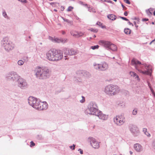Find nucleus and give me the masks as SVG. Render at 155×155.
<instances>
[{"mask_svg": "<svg viewBox=\"0 0 155 155\" xmlns=\"http://www.w3.org/2000/svg\"><path fill=\"white\" fill-rule=\"evenodd\" d=\"M130 130L134 136H137L139 134V131L136 126L132 125L130 128Z\"/></svg>", "mask_w": 155, "mask_h": 155, "instance_id": "14", "label": "nucleus"}, {"mask_svg": "<svg viewBox=\"0 0 155 155\" xmlns=\"http://www.w3.org/2000/svg\"><path fill=\"white\" fill-rule=\"evenodd\" d=\"M78 32H75V33H73V32L71 33V34L73 36L78 38Z\"/></svg>", "mask_w": 155, "mask_h": 155, "instance_id": "37", "label": "nucleus"}, {"mask_svg": "<svg viewBox=\"0 0 155 155\" xmlns=\"http://www.w3.org/2000/svg\"><path fill=\"white\" fill-rule=\"evenodd\" d=\"M85 6L88 8V11L90 12H94L93 11H92V8L91 7L89 6L87 4H85Z\"/></svg>", "mask_w": 155, "mask_h": 155, "instance_id": "24", "label": "nucleus"}, {"mask_svg": "<svg viewBox=\"0 0 155 155\" xmlns=\"http://www.w3.org/2000/svg\"><path fill=\"white\" fill-rule=\"evenodd\" d=\"M24 62L22 60H19L18 62V64L19 65H22L23 64Z\"/></svg>", "mask_w": 155, "mask_h": 155, "instance_id": "28", "label": "nucleus"}, {"mask_svg": "<svg viewBox=\"0 0 155 155\" xmlns=\"http://www.w3.org/2000/svg\"><path fill=\"white\" fill-rule=\"evenodd\" d=\"M152 147L153 149L155 150V139L152 142Z\"/></svg>", "mask_w": 155, "mask_h": 155, "instance_id": "31", "label": "nucleus"}, {"mask_svg": "<svg viewBox=\"0 0 155 155\" xmlns=\"http://www.w3.org/2000/svg\"><path fill=\"white\" fill-rule=\"evenodd\" d=\"M134 148L135 150L137 152H140L143 150L142 146L138 143L134 144Z\"/></svg>", "mask_w": 155, "mask_h": 155, "instance_id": "16", "label": "nucleus"}, {"mask_svg": "<svg viewBox=\"0 0 155 155\" xmlns=\"http://www.w3.org/2000/svg\"><path fill=\"white\" fill-rule=\"evenodd\" d=\"M124 32L127 35H129L131 32V30L128 28H125L124 30Z\"/></svg>", "mask_w": 155, "mask_h": 155, "instance_id": "21", "label": "nucleus"}, {"mask_svg": "<svg viewBox=\"0 0 155 155\" xmlns=\"http://www.w3.org/2000/svg\"><path fill=\"white\" fill-rule=\"evenodd\" d=\"M154 10V8H150L148 10H146V12L147 14H148V12L151 15L152 14V13H151V12L153 11Z\"/></svg>", "mask_w": 155, "mask_h": 155, "instance_id": "27", "label": "nucleus"}, {"mask_svg": "<svg viewBox=\"0 0 155 155\" xmlns=\"http://www.w3.org/2000/svg\"><path fill=\"white\" fill-rule=\"evenodd\" d=\"M130 75L131 76H132L134 78H137L138 79L139 77L136 74V73H135L134 72L130 71Z\"/></svg>", "mask_w": 155, "mask_h": 155, "instance_id": "20", "label": "nucleus"}, {"mask_svg": "<svg viewBox=\"0 0 155 155\" xmlns=\"http://www.w3.org/2000/svg\"><path fill=\"white\" fill-rule=\"evenodd\" d=\"M107 18L112 20L113 21L116 19L117 17L114 15L110 14L107 15Z\"/></svg>", "mask_w": 155, "mask_h": 155, "instance_id": "19", "label": "nucleus"}, {"mask_svg": "<svg viewBox=\"0 0 155 155\" xmlns=\"http://www.w3.org/2000/svg\"><path fill=\"white\" fill-rule=\"evenodd\" d=\"M81 79L80 78H79V79H77V81H78L80 82L81 81Z\"/></svg>", "mask_w": 155, "mask_h": 155, "instance_id": "58", "label": "nucleus"}, {"mask_svg": "<svg viewBox=\"0 0 155 155\" xmlns=\"http://www.w3.org/2000/svg\"><path fill=\"white\" fill-rule=\"evenodd\" d=\"M82 99L80 101V102L81 103H83L85 101V98L84 97L82 96Z\"/></svg>", "mask_w": 155, "mask_h": 155, "instance_id": "34", "label": "nucleus"}, {"mask_svg": "<svg viewBox=\"0 0 155 155\" xmlns=\"http://www.w3.org/2000/svg\"><path fill=\"white\" fill-rule=\"evenodd\" d=\"M90 30L91 31H92L94 32H97L98 31V30L96 29H94L92 28H91L90 29Z\"/></svg>", "mask_w": 155, "mask_h": 155, "instance_id": "33", "label": "nucleus"}, {"mask_svg": "<svg viewBox=\"0 0 155 155\" xmlns=\"http://www.w3.org/2000/svg\"><path fill=\"white\" fill-rule=\"evenodd\" d=\"M17 80L18 86L20 88L24 89L27 87V83L25 80L19 77Z\"/></svg>", "mask_w": 155, "mask_h": 155, "instance_id": "11", "label": "nucleus"}, {"mask_svg": "<svg viewBox=\"0 0 155 155\" xmlns=\"http://www.w3.org/2000/svg\"><path fill=\"white\" fill-rule=\"evenodd\" d=\"M78 151H80V153L81 154H83V150L81 149H79Z\"/></svg>", "mask_w": 155, "mask_h": 155, "instance_id": "45", "label": "nucleus"}, {"mask_svg": "<svg viewBox=\"0 0 155 155\" xmlns=\"http://www.w3.org/2000/svg\"><path fill=\"white\" fill-rule=\"evenodd\" d=\"M95 115L97 116L99 119L103 120H107L108 117V115L103 114L101 111L99 110H98Z\"/></svg>", "mask_w": 155, "mask_h": 155, "instance_id": "13", "label": "nucleus"}, {"mask_svg": "<svg viewBox=\"0 0 155 155\" xmlns=\"http://www.w3.org/2000/svg\"><path fill=\"white\" fill-rule=\"evenodd\" d=\"M78 37H79L80 36H82L84 34L81 32H78Z\"/></svg>", "mask_w": 155, "mask_h": 155, "instance_id": "36", "label": "nucleus"}, {"mask_svg": "<svg viewBox=\"0 0 155 155\" xmlns=\"http://www.w3.org/2000/svg\"><path fill=\"white\" fill-rule=\"evenodd\" d=\"M135 26L137 29V28L138 27V26L137 25H135Z\"/></svg>", "mask_w": 155, "mask_h": 155, "instance_id": "60", "label": "nucleus"}, {"mask_svg": "<svg viewBox=\"0 0 155 155\" xmlns=\"http://www.w3.org/2000/svg\"><path fill=\"white\" fill-rule=\"evenodd\" d=\"M143 131L144 134L146 133L147 132V129L145 128H143Z\"/></svg>", "mask_w": 155, "mask_h": 155, "instance_id": "42", "label": "nucleus"}, {"mask_svg": "<svg viewBox=\"0 0 155 155\" xmlns=\"http://www.w3.org/2000/svg\"><path fill=\"white\" fill-rule=\"evenodd\" d=\"M120 89L118 86L109 84L106 86L104 88L105 93L109 96H112L119 93Z\"/></svg>", "mask_w": 155, "mask_h": 155, "instance_id": "4", "label": "nucleus"}, {"mask_svg": "<svg viewBox=\"0 0 155 155\" xmlns=\"http://www.w3.org/2000/svg\"><path fill=\"white\" fill-rule=\"evenodd\" d=\"M145 135H147L148 137H150V134L147 131L144 134Z\"/></svg>", "mask_w": 155, "mask_h": 155, "instance_id": "41", "label": "nucleus"}, {"mask_svg": "<svg viewBox=\"0 0 155 155\" xmlns=\"http://www.w3.org/2000/svg\"><path fill=\"white\" fill-rule=\"evenodd\" d=\"M65 32L64 31H62V33L63 35H64L65 34Z\"/></svg>", "mask_w": 155, "mask_h": 155, "instance_id": "56", "label": "nucleus"}, {"mask_svg": "<svg viewBox=\"0 0 155 155\" xmlns=\"http://www.w3.org/2000/svg\"><path fill=\"white\" fill-rule=\"evenodd\" d=\"M106 0L107 1H106V2H107L110 3H112V4H114V2L110 0Z\"/></svg>", "mask_w": 155, "mask_h": 155, "instance_id": "47", "label": "nucleus"}, {"mask_svg": "<svg viewBox=\"0 0 155 155\" xmlns=\"http://www.w3.org/2000/svg\"><path fill=\"white\" fill-rule=\"evenodd\" d=\"M63 51L64 54L69 55H75L77 53V51L73 48H65L64 49Z\"/></svg>", "mask_w": 155, "mask_h": 155, "instance_id": "12", "label": "nucleus"}, {"mask_svg": "<svg viewBox=\"0 0 155 155\" xmlns=\"http://www.w3.org/2000/svg\"><path fill=\"white\" fill-rule=\"evenodd\" d=\"M119 17L120 18H121V19H122L123 20H124L125 21H129L128 19H127V18H125V17H121V16H120Z\"/></svg>", "mask_w": 155, "mask_h": 155, "instance_id": "39", "label": "nucleus"}, {"mask_svg": "<svg viewBox=\"0 0 155 155\" xmlns=\"http://www.w3.org/2000/svg\"><path fill=\"white\" fill-rule=\"evenodd\" d=\"M96 24L98 25L99 26L101 27L102 28H103V26H102V24L100 22L98 21Z\"/></svg>", "mask_w": 155, "mask_h": 155, "instance_id": "35", "label": "nucleus"}, {"mask_svg": "<svg viewBox=\"0 0 155 155\" xmlns=\"http://www.w3.org/2000/svg\"><path fill=\"white\" fill-rule=\"evenodd\" d=\"M72 146H70V148L71 149L72 148Z\"/></svg>", "mask_w": 155, "mask_h": 155, "instance_id": "62", "label": "nucleus"}, {"mask_svg": "<svg viewBox=\"0 0 155 155\" xmlns=\"http://www.w3.org/2000/svg\"><path fill=\"white\" fill-rule=\"evenodd\" d=\"M148 85L149 88H150L151 91H152V90H153V89L152 88V87L150 86V84L148 82Z\"/></svg>", "mask_w": 155, "mask_h": 155, "instance_id": "46", "label": "nucleus"}, {"mask_svg": "<svg viewBox=\"0 0 155 155\" xmlns=\"http://www.w3.org/2000/svg\"><path fill=\"white\" fill-rule=\"evenodd\" d=\"M134 23L135 25H136V23L135 21H134Z\"/></svg>", "mask_w": 155, "mask_h": 155, "instance_id": "59", "label": "nucleus"}, {"mask_svg": "<svg viewBox=\"0 0 155 155\" xmlns=\"http://www.w3.org/2000/svg\"><path fill=\"white\" fill-rule=\"evenodd\" d=\"M131 63L132 65H134L137 70L138 71L140 72L145 74L150 75L151 73L150 72L149 69H147V71H142L140 68H142L141 66V63L138 60L135 58H133L131 61Z\"/></svg>", "mask_w": 155, "mask_h": 155, "instance_id": "6", "label": "nucleus"}, {"mask_svg": "<svg viewBox=\"0 0 155 155\" xmlns=\"http://www.w3.org/2000/svg\"><path fill=\"white\" fill-rule=\"evenodd\" d=\"M130 152V155H132V154H133V152H132V151H130V152Z\"/></svg>", "mask_w": 155, "mask_h": 155, "instance_id": "57", "label": "nucleus"}, {"mask_svg": "<svg viewBox=\"0 0 155 155\" xmlns=\"http://www.w3.org/2000/svg\"><path fill=\"white\" fill-rule=\"evenodd\" d=\"M49 40H51L52 41H54V39L53 38V37H51L49 36Z\"/></svg>", "mask_w": 155, "mask_h": 155, "instance_id": "44", "label": "nucleus"}, {"mask_svg": "<svg viewBox=\"0 0 155 155\" xmlns=\"http://www.w3.org/2000/svg\"><path fill=\"white\" fill-rule=\"evenodd\" d=\"M67 42V39L61 38V42L64 43Z\"/></svg>", "mask_w": 155, "mask_h": 155, "instance_id": "32", "label": "nucleus"}, {"mask_svg": "<svg viewBox=\"0 0 155 155\" xmlns=\"http://www.w3.org/2000/svg\"><path fill=\"white\" fill-rule=\"evenodd\" d=\"M111 50L113 51H115L117 50V47L115 45L111 43L110 47L109 48V50Z\"/></svg>", "mask_w": 155, "mask_h": 155, "instance_id": "18", "label": "nucleus"}, {"mask_svg": "<svg viewBox=\"0 0 155 155\" xmlns=\"http://www.w3.org/2000/svg\"><path fill=\"white\" fill-rule=\"evenodd\" d=\"M114 123L118 126H121L125 122L124 117L122 116H117L114 118Z\"/></svg>", "mask_w": 155, "mask_h": 155, "instance_id": "10", "label": "nucleus"}, {"mask_svg": "<svg viewBox=\"0 0 155 155\" xmlns=\"http://www.w3.org/2000/svg\"><path fill=\"white\" fill-rule=\"evenodd\" d=\"M145 66V68H150V66H149V65H148L146 64H143Z\"/></svg>", "mask_w": 155, "mask_h": 155, "instance_id": "48", "label": "nucleus"}, {"mask_svg": "<svg viewBox=\"0 0 155 155\" xmlns=\"http://www.w3.org/2000/svg\"><path fill=\"white\" fill-rule=\"evenodd\" d=\"M63 20L65 21H66L67 22L69 23L70 25H73V24H72V21H70L69 20H68V19L64 18H63Z\"/></svg>", "mask_w": 155, "mask_h": 155, "instance_id": "26", "label": "nucleus"}, {"mask_svg": "<svg viewBox=\"0 0 155 155\" xmlns=\"http://www.w3.org/2000/svg\"><path fill=\"white\" fill-rule=\"evenodd\" d=\"M83 73H84V72H83V73L81 72V74H82L83 75H84L83 74Z\"/></svg>", "mask_w": 155, "mask_h": 155, "instance_id": "63", "label": "nucleus"}, {"mask_svg": "<svg viewBox=\"0 0 155 155\" xmlns=\"http://www.w3.org/2000/svg\"><path fill=\"white\" fill-rule=\"evenodd\" d=\"M28 103L30 106L38 110H46L48 108V104L46 102H41L39 99L32 96L28 97Z\"/></svg>", "mask_w": 155, "mask_h": 155, "instance_id": "1", "label": "nucleus"}, {"mask_svg": "<svg viewBox=\"0 0 155 155\" xmlns=\"http://www.w3.org/2000/svg\"><path fill=\"white\" fill-rule=\"evenodd\" d=\"M128 24H129V25H132V26H134L133 24L132 23H131V22H130L129 21L128 22Z\"/></svg>", "mask_w": 155, "mask_h": 155, "instance_id": "54", "label": "nucleus"}, {"mask_svg": "<svg viewBox=\"0 0 155 155\" xmlns=\"http://www.w3.org/2000/svg\"><path fill=\"white\" fill-rule=\"evenodd\" d=\"M99 47V46L98 45H95L94 46H91V48L93 50H95V49H98Z\"/></svg>", "mask_w": 155, "mask_h": 155, "instance_id": "29", "label": "nucleus"}, {"mask_svg": "<svg viewBox=\"0 0 155 155\" xmlns=\"http://www.w3.org/2000/svg\"><path fill=\"white\" fill-rule=\"evenodd\" d=\"M61 38L59 39L57 38H56L54 39V41L57 43L61 42Z\"/></svg>", "mask_w": 155, "mask_h": 155, "instance_id": "30", "label": "nucleus"}, {"mask_svg": "<svg viewBox=\"0 0 155 155\" xmlns=\"http://www.w3.org/2000/svg\"><path fill=\"white\" fill-rule=\"evenodd\" d=\"M108 67V64L105 62H103L100 64V70L105 71L107 69Z\"/></svg>", "mask_w": 155, "mask_h": 155, "instance_id": "17", "label": "nucleus"}, {"mask_svg": "<svg viewBox=\"0 0 155 155\" xmlns=\"http://www.w3.org/2000/svg\"><path fill=\"white\" fill-rule=\"evenodd\" d=\"M111 44V43L110 42L108 41L101 40L99 41V44L100 45L102 46L108 50H109V48Z\"/></svg>", "mask_w": 155, "mask_h": 155, "instance_id": "15", "label": "nucleus"}, {"mask_svg": "<svg viewBox=\"0 0 155 155\" xmlns=\"http://www.w3.org/2000/svg\"><path fill=\"white\" fill-rule=\"evenodd\" d=\"M2 15L5 18L8 19L9 18V17L7 15L6 12L5 11H4L2 13Z\"/></svg>", "mask_w": 155, "mask_h": 155, "instance_id": "23", "label": "nucleus"}, {"mask_svg": "<svg viewBox=\"0 0 155 155\" xmlns=\"http://www.w3.org/2000/svg\"><path fill=\"white\" fill-rule=\"evenodd\" d=\"M93 65L95 69L97 70H100V64L94 63L93 64Z\"/></svg>", "mask_w": 155, "mask_h": 155, "instance_id": "22", "label": "nucleus"}, {"mask_svg": "<svg viewBox=\"0 0 155 155\" xmlns=\"http://www.w3.org/2000/svg\"><path fill=\"white\" fill-rule=\"evenodd\" d=\"M73 148L72 150H74L75 149V144H73Z\"/></svg>", "mask_w": 155, "mask_h": 155, "instance_id": "55", "label": "nucleus"}, {"mask_svg": "<svg viewBox=\"0 0 155 155\" xmlns=\"http://www.w3.org/2000/svg\"><path fill=\"white\" fill-rule=\"evenodd\" d=\"M93 37L94 38H95L96 37V36L95 35H94Z\"/></svg>", "mask_w": 155, "mask_h": 155, "instance_id": "64", "label": "nucleus"}, {"mask_svg": "<svg viewBox=\"0 0 155 155\" xmlns=\"http://www.w3.org/2000/svg\"><path fill=\"white\" fill-rule=\"evenodd\" d=\"M124 15L126 16H127V15H128V13H127V12H124Z\"/></svg>", "mask_w": 155, "mask_h": 155, "instance_id": "52", "label": "nucleus"}, {"mask_svg": "<svg viewBox=\"0 0 155 155\" xmlns=\"http://www.w3.org/2000/svg\"><path fill=\"white\" fill-rule=\"evenodd\" d=\"M121 6H122L123 7V9H127V8L124 6L123 5V4H121Z\"/></svg>", "mask_w": 155, "mask_h": 155, "instance_id": "53", "label": "nucleus"}, {"mask_svg": "<svg viewBox=\"0 0 155 155\" xmlns=\"http://www.w3.org/2000/svg\"><path fill=\"white\" fill-rule=\"evenodd\" d=\"M88 141L93 148L95 149H98L100 147V142L97 141L94 138L89 137L88 138Z\"/></svg>", "mask_w": 155, "mask_h": 155, "instance_id": "9", "label": "nucleus"}, {"mask_svg": "<svg viewBox=\"0 0 155 155\" xmlns=\"http://www.w3.org/2000/svg\"><path fill=\"white\" fill-rule=\"evenodd\" d=\"M46 58L50 61H57L61 60L63 57V53L60 50L51 49L46 54Z\"/></svg>", "mask_w": 155, "mask_h": 155, "instance_id": "2", "label": "nucleus"}, {"mask_svg": "<svg viewBox=\"0 0 155 155\" xmlns=\"http://www.w3.org/2000/svg\"><path fill=\"white\" fill-rule=\"evenodd\" d=\"M35 145V144L33 142V141H31L30 142V147H32L34 146Z\"/></svg>", "mask_w": 155, "mask_h": 155, "instance_id": "40", "label": "nucleus"}, {"mask_svg": "<svg viewBox=\"0 0 155 155\" xmlns=\"http://www.w3.org/2000/svg\"><path fill=\"white\" fill-rule=\"evenodd\" d=\"M97 106L96 103L94 102H90L88 105L87 108L84 111L86 114L95 115L98 111Z\"/></svg>", "mask_w": 155, "mask_h": 155, "instance_id": "5", "label": "nucleus"}, {"mask_svg": "<svg viewBox=\"0 0 155 155\" xmlns=\"http://www.w3.org/2000/svg\"><path fill=\"white\" fill-rule=\"evenodd\" d=\"M19 76L15 72L11 71L7 73L5 75V78L8 80L14 81H16Z\"/></svg>", "mask_w": 155, "mask_h": 155, "instance_id": "8", "label": "nucleus"}, {"mask_svg": "<svg viewBox=\"0 0 155 155\" xmlns=\"http://www.w3.org/2000/svg\"><path fill=\"white\" fill-rule=\"evenodd\" d=\"M137 113V108H134L132 112L133 115H136Z\"/></svg>", "mask_w": 155, "mask_h": 155, "instance_id": "25", "label": "nucleus"}, {"mask_svg": "<svg viewBox=\"0 0 155 155\" xmlns=\"http://www.w3.org/2000/svg\"><path fill=\"white\" fill-rule=\"evenodd\" d=\"M151 91L152 92V93L153 94V96L155 97V93L154 91L153 90H152Z\"/></svg>", "mask_w": 155, "mask_h": 155, "instance_id": "51", "label": "nucleus"}, {"mask_svg": "<svg viewBox=\"0 0 155 155\" xmlns=\"http://www.w3.org/2000/svg\"><path fill=\"white\" fill-rule=\"evenodd\" d=\"M35 71L36 78L40 79H47L51 75V71L47 68L37 67Z\"/></svg>", "mask_w": 155, "mask_h": 155, "instance_id": "3", "label": "nucleus"}, {"mask_svg": "<svg viewBox=\"0 0 155 155\" xmlns=\"http://www.w3.org/2000/svg\"><path fill=\"white\" fill-rule=\"evenodd\" d=\"M142 21H148V19H147V18H143L142 19Z\"/></svg>", "mask_w": 155, "mask_h": 155, "instance_id": "49", "label": "nucleus"}, {"mask_svg": "<svg viewBox=\"0 0 155 155\" xmlns=\"http://www.w3.org/2000/svg\"><path fill=\"white\" fill-rule=\"evenodd\" d=\"M73 8V7H72L71 6H69L68 7L67 11L68 12L71 11Z\"/></svg>", "mask_w": 155, "mask_h": 155, "instance_id": "38", "label": "nucleus"}, {"mask_svg": "<svg viewBox=\"0 0 155 155\" xmlns=\"http://www.w3.org/2000/svg\"><path fill=\"white\" fill-rule=\"evenodd\" d=\"M79 3L80 4H81L85 6V4H83V2H82L80 1L79 2Z\"/></svg>", "mask_w": 155, "mask_h": 155, "instance_id": "50", "label": "nucleus"}, {"mask_svg": "<svg viewBox=\"0 0 155 155\" xmlns=\"http://www.w3.org/2000/svg\"><path fill=\"white\" fill-rule=\"evenodd\" d=\"M124 1L126 3H127L128 4H130V2L128 0H124Z\"/></svg>", "mask_w": 155, "mask_h": 155, "instance_id": "43", "label": "nucleus"}, {"mask_svg": "<svg viewBox=\"0 0 155 155\" xmlns=\"http://www.w3.org/2000/svg\"><path fill=\"white\" fill-rule=\"evenodd\" d=\"M1 44L2 47L7 51L12 50L14 47V44L7 37L3 39L1 41Z\"/></svg>", "mask_w": 155, "mask_h": 155, "instance_id": "7", "label": "nucleus"}, {"mask_svg": "<svg viewBox=\"0 0 155 155\" xmlns=\"http://www.w3.org/2000/svg\"><path fill=\"white\" fill-rule=\"evenodd\" d=\"M153 14L155 16V11L153 12Z\"/></svg>", "mask_w": 155, "mask_h": 155, "instance_id": "61", "label": "nucleus"}]
</instances>
